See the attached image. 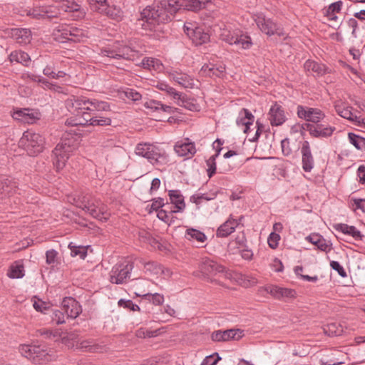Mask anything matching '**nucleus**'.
I'll use <instances>...</instances> for the list:
<instances>
[{
    "label": "nucleus",
    "instance_id": "nucleus-33",
    "mask_svg": "<svg viewBox=\"0 0 365 365\" xmlns=\"http://www.w3.org/2000/svg\"><path fill=\"white\" fill-rule=\"evenodd\" d=\"M225 71V67L223 65L205 64L202 67L200 72L202 75L210 77H220L224 73Z\"/></svg>",
    "mask_w": 365,
    "mask_h": 365
},
{
    "label": "nucleus",
    "instance_id": "nucleus-35",
    "mask_svg": "<svg viewBox=\"0 0 365 365\" xmlns=\"http://www.w3.org/2000/svg\"><path fill=\"white\" fill-rule=\"evenodd\" d=\"M9 59L11 63L16 62L26 66H29L31 61L29 55L20 50L12 51L9 56Z\"/></svg>",
    "mask_w": 365,
    "mask_h": 365
},
{
    "label": "nucleus",
    "instance_id": "nucleus-50",
    "mask_svg": "<svg viewBox=\"0 0 365 365\" xmlns=\"http://www.w3.org/2000/svg\"><path fill=\"white\" fill-rule=\"evenodd\" d=\"M143 299L152 302L154 305L159 306L164 302V296L159 293H148L143 295Z\"/></svg>",
    "mask_w": 365,
    "mask_h": 365
},
{
    "label": "nucleus",
    "instance_id": "nucleus-58",
    "mask_svg": "<svg viewBox=\"0 0 365 365\" xmlns=\"http://www.w3.org/2000/svg\"><path fill=\"white\" fill-rule=\"evenodd\" d=\"M43 6L34 7L29 11V15L36 19H44Z\"/></svg>",
    "mask_w": 365,
    "mask_h": 365
},
{
    "label": "nucleus",
    "instance_id": "nucleus-32",
    "mask_svg": "<svg viewBox=\"0 0 365 365\" xmlns=\"http://www.w3.org/2000/svg\"><path fill=\"white\" fill-rule=\"evenodd\" d=\"M188 37L192 39L196 45L202 44L207 42L210 36L207 33L204 32L203 29L200 27H195L191 32H188Z\"/></svg>",
    "mask_w": 365,
    "mask_h": 365
},
{
    "label": "nucleus",
    "instance_id": "nucleus-22",
    "mask_svg": "<svg viewBox=\"0 0 365 365\" xmlns=\"http://www.w3.org/2000/svg\"><path fill=\"white\" fill-rule=\"evenodd\" d=\"M301 153L302 168L305 172H310L314 168V160L308 141L303 143L301 148Z\"/></svg>",
    "mask_w": 365,
    "mask_h": 365
},
{
    "label": "nucleus",
    "instance_id": "nucleus-10",
    "mask_svg": "<svg viewBox=\"0 0 365 365\" xmlns=\"http://www.w3.org/2000/svg\"><path fill=\"white\" fill-rule=\"evenodd\" d=\"M133 268V264L130 261L116 264L110 272V282L116 284L126 282L127 279L130 277Z\"/></svg>",
    "mask_w": 365,
    "mask_h": 365
},
{
    "label": "nucleus",
    "instance_id": "nucleus-17",
    "mask_svg": "<svg viewBox=\"0 0 365 365\" xmlns=\"http://www.w3.org/2000/svg\"><path fill=\"white\" fill-rule=\"evenodd\" d=\"M199 269L203 275L207 277L224 273L225 271V268L223 266L209 258L202 259L199 264Z\"/></svg>",
    "mask_w": 365,
    "mask_h": 365
},
{
    "label": "nucleus",
    "instance_id": "nucleus-27",
    "mask_svg": "<svg viewBox=\"0 0 365 365\" xmlns=\"http://www.w3.org/2000/svg\"><path fill=\"white\" fill-rule=\"evenodd\" d=\"M333 227L337 232L351 236L355 240H361L364 237L361 232L354 226H351L344 223H338L334 225Z\"/></svg>",
    "mask_w": 365,
    "mask_h": 365
},
{
    "label": "nucleus",
    "instance_id": "nucleus-11",
    "mask_svg": "<svg viewBox=\"0 0 365 365\" xmlns=\"http://www.w3.org/2000/svg\"><path fill=\"white\" fill-rule=\"evenodd\" d=\"M254 20L257 27L268 36L277 34L279 36H285V33L280 26H279L271 19H267L263 14H257L254 16Z\"/></svg>",
    "mask_w": 365,
    "mask_h": 365
},
{
    "label": "nucleus",
    "instance_id": "nucleus-36",
    "mask_svg": "<svg viewBox=\"0 0 365 365\" xmlns=\"http://www.w3.org/2000/svg\"><path fill=\"white\" fill-rule=\"evenodd\" d=\"M304 67L307 71L312 73L313 75L322 76L325 73V66L312 60L306 61Z\"/></svg>",
    "mask_w": 365,
    "mask_h": 365
},
{
    "label": "nucleus",
    "instance_id": "nucleus-21",
    "mask_svg": "<svg viewBox=\"0 0 365 365\" xmlns=\"http://www.w3.org/2000/svg\"><path fill=\"white\" fill-rule=\"evenodd\" d=\"M242 331L240 329H227L215 331L211 334L213 341H226L230 339H238L242 337Z\"/></svg>",
    "mask_w": 365,
    "mask_h": 365
},
{
    "label": "nucleus",
    "instance_id": "nucleus-43",
    "mask_svg": "<svg viewBox=\"0 0 365 365\" xmlns=\"http://www.w3.org/2000/svg\"><path fill=\"white\" fill-rule=\"evenodd\" d=\"M89 112L93 111H107L110 110V105L105 101H98L96 99H90Z\"/></svg>",
    "mask_w": 365,
    "mask_h": 365
},
{
    "label": "nucleus",
    "instance_id": "nucleus-52",
    "mask_svg": "<svg viewBox=\"0 0 365 365\" xmlns=\"http://www.w3.org/2000/svg\"><path fill=\"white\" fill-rule=\"evenodd\" d=\"M71 250V255L73 257L79 256L81 259H85L87 255V250L86 247L82 246H71V243L69 245Z\"/></svg>",
    "mask_w": 365,
    "mask_h": 365
},
{
    "label": "nucleus",
    "instance_id": "nucleus-1",
    "mask_svg": "<svg viewBox=\"0 0 365 365\" xmlns=\"http://www.w3.org/2000/svg\"><path fill=\"white\" fill-rule=\"evenodd\" d=\"M182 0H162L148 6L140 13V25L145 30H153L156 24L171 20L172 16L182 8Z\"/></svg>",
    "mask_w": 365,
    "mask_h": 365
},
{
    "label": "nucleus",
    "instance_id": "nucleus-7",
    "mask_svg": "<svg viewBox=\"0 0 365 365\" xmlns=\"http://www.w3.org/2000/svg\"><path fill=\"white\" fill-rule=\"evenodd\" d=\"M76 206L88 213L91 217L101 221H106L109 214L100 200L83 196V200L76 202Z\"/></svg>",
    "mask_w": 365,
    "mask_h": 365
},
{
    "label": "nucleus",
    "instance_id": "nucleus-39",
    "mask_svg": "<svg viewBox=\"0 0 365 365\" xmlns=\"http://www.w3.org/2000/svg\"><path fill=\"white\" fill-rule=\"evenodd\" d=\"M100 13L104 14L108 17L115 21H120L122 18V11L119 7L115 6L106 5L103 7Z\"/></svg>",
    "mask_w": 365,
    "mask_h": 365
},
{
    "label": "nucleus",
    "instance_id": "nucleus-31",
    "mask_svg": "<svg viewBox=\"0 0 365 365\" xmlns=\"http://www.w3.org/2000/svg\"><path fill=\"white\" fill-rule=\"evenodd\" d=\"M306 240L316 245L321 251L328 252L331 250V244L319 234L310 235L306 237Z\"/></svg>",
    "mask_w": 365,
    "mask_h": 365
},
{
    "label": "nucleus",
    "instance_id": "nucleus-42",
    "mask_svg": "<svg viewBox=\"0 0 365 365\" xmlns=\"http://www.w3.org/2000/svg\"><path fill=\"white\" fill-rule=\"evenodd\" d=\"M88 37V31L82 29L71 26V41L80 42Z\"/></svg>",
    "mask_w": 365,
    "mask_h": 365
},
{
    "label": "nucleus",
    "instance_id": "nucleus-60",
    "mask_svg": "<svg viewBox=\"0 0 365 365\" xmlns=\"http://www.w3.org/2000/svg\"><path fill=\"white\" fill-rule=\"evenodd\" d=\"M124 93L125 97L133 101H137L141 98V94L133 89L128 88Z\"/></svg>",
    "mask_w": 365,
    "mask_h": 365
},
{
    "label": "nucleus",
    "instance_id": "nucleus-26",
    "mask_svg": "<svg viewBox=\"0 0 365 365\" xmlns=\"http://www.w3.org/2000/svg\"><path fill=\"white\" fill-rule=\"evenodd\" d=\"M175 151L181 157H186L187 158L192 157L196 153L195 145L192 142H178L175 147Z\"/></svg>",
    "mask_w": 365,
    "mask_h": 365
},
{
    "label": "nucleus",
    "instance_id": "nucleus-28",
    "mask_svg": "<svg viewBox=\"0 0 365 365\" xmlns=\"http://www.w3.org/2000/svg\"><path fill=\"white\" fill-rule=\"evenodd\" d=\"M169 77L183 88H192L195 86L194 80L187 73L175 71L169 73Z\"/></svg>",
    "mask_w": 365,
    "mask_h": 365
},
{
    "label": "nucleus",
    "instance_id": "nucleus-9",
    "mask_svg": "<svg viewBox=\"0 0 365 365\" xmlns=\"http://www.w3.org/2000/svg\"><path fill=\"white\" fill-rule=\"evenodd\" d=\"M68 110L76 113V117L91 116L89 111L90 99L84 96H72L66 101Z\"/></svg>",
    "mask_w": 365,
    "mask_h": 365
},
{
    "label": "nucleus",
    "instance_id": "nucleus-2",
    "mask_svg": "<svg viewBox=\"0 0 365 365\" xmlns=\"http://www.w3.org/2000/svg\"><path fill=\"white\" fill-rule=\"evenodd\" d=\"M139 53V46L135 41L132 40L128 42H116L101 50L103 56L113 59L134 60Z\"/></svg>",
    "mask_w": 365,
    "mask_h": 365
},
{
    "label": "nucleus",
    "instance_id": "nucleus-59",
    "mask_svg": "<svg viewBox=\"0 0 365 365\" xmlns=\"http://www.w3.org/2000/svg\"><path fill=\"white\" fill-rule=\"evenodd\" d=\"M90 6L93 9L101 12L103 10V7L107 5V0H88Z\"/></svg>",
    "mask_w": 365,
    "mask_h": 365
},
{
    "label": "nucleus",
    "instance_id": "nucleus-56",
    "mask_svg": "<svg viewBox=\"0 0 365 365\" xmlns=\"http://www.w3.org/2000/svg\"><path fill=\"white\" fill-rule=\"evenodd\" d=\"M141 64L144 68L151 69L155 68V66H158V60L153 58H144L141 62Z\"/></svg>",
    "mask_w": 365,
    "mask_h": 365
},
{
    "label": "nucleus",
    "instance_id": "nucleus-34",
    "mask_svg": "<svg viewBox=\"0 0 365 365\" xmlns=\"http://www.w3.org/2000/svg\"><path fill=\"white\" fill-rule=\"evenodd\" d=\"M12 36L20 44H26L31 39V31L28 29H14L12 30Z\"/></svg>",
    "mask_w": 365,
    "mask_h": 365
},
{
    "label": "nucleus",
    "instance_id": "nucleus-51",
    "mask_svg": "<svg viewBox=\"0 0 365 365\" xmlns=\"http://www.w3.org/2000/svg\"><path fill=\"white\" fill-rule=\"evenodd\" d=\"M324 332L328 336H337L340 335L342 332L341 328L339 327L336 324H328L323 328Z\"/></svg>",
    "mask_w": 365,
    "mask_h": 365
},
{
    "label": "nucleus",
    "instance_id": "nucleus-37",
    "mask_svg": "<svg viewBox=\"0 0 365 365\" xmlns=\"http://www.w3.org/2000/svg\"><path fill=\"white\" fill-rule=\"evenodd\" d=\"M343 2L338 1L331 4L325 11V16L330 21H336L338 17L336 14L339 13L341 10Z\"/></svg>",
    "mask_w": 365,
    "mask_h": 365
},
{
    "label": "nucleus",
    "instance_id": "nucleus-12",
    "mask_svg": "<svg viewBox=\"0 0 365 365\" xmlns=\"http://www.w3.org/2000/svg\"><path fill=\"white\" fill-rule=\"evenodd\" d=\"M73 151V147L71 146L66 141H63L57 144L53 150V163L56 170H62L68 159L69 158L71 153Z\"/></svg>",
    "mask_w": 365,
    "mask_h": 365
},
{
    "label": "nucleus",
    "instance_id": "nucleus-48",
    "mask_svg": "<svg viewBox=\"0 0 365 365\" xmlns=\"http://www.w3.org/2000/svg\"><path fill=\"white\" fill-rule=\"evenodd\" d=\"M43 9L44 19H52L58 18L61 14L60 9L55 6H43Z\"/></svg>",
    "mask_w": 365,
    "mask_h": 365
},
{
    "label": "nucleus",
    "instance_id": "nucleus-64",
    "mask_svg": "<svg viewBox=\"0 0 365 365\" xmlns=\"http://www.w3.org/2000/svg\"><path fill=\"white\" fill-rule=\"evenodd\" d=\"M330 267L335 271L337 272L339 275L342 277H346V272L343 268V267L339 264L337 261H331Z\"/></svg>",
    "mask_w": 365,
    "mask_h": 365
},
{
    "label": "nucleus",
    "instance_id": "nucleus-8",
    "mask_svg": "<svg viewBox=\"0 0 365 365\" xmlns=\"http://www.w3.org/2000/svg\"><path fill=\"white\" fill-rule=\"evenodd\" d=\"M78 334L76 331H72L63 335L61 338V341L65 345L74 346L76 343L78 349L89 352H103L104 347L101 345L93 343L92 341H82L80 343L77 341Z\"/></svg>",
    "mask_w": 365,
    "mask_h": 365
},
{
    "label": "nucleus",
    "instance_id": "nucleus-3",
    "mask_svg": "<svg viewBox=\"0 0 365 365\" xmlns=\"http://www.w3.org/2000/svg\"><path fill=\"white\" fill-rule=\"evenodd\" d=\"M44 138L30 130L25 131L19 141V147L30 156H36L41 153L44 149Z\"/></svg>",
    "mask_w": 365,
    "mask_h": 365
},
{
    "label": "nucleus",
    "instance_id": "nucleus-49",
    "mask_svg": "<svg viewBox=\"0 0 365 365\" xmlns=\"http://www.w3.org/2000/svg\"><path fill=\"white\" fill-rule=\"evenodd\" d=\"M58 255V252L53 249L47 250L46 252V264L50 265L51 267H56L59 263Z\"/></svg>",
    "mask_w": 365,
    "mask_h": 365
},
{
    "label": "nucleus",
    "instance_id": "nucleus-15",
    "mask_svg": "<svg viewBox=\"0 0 365 365\" xmlns=\"http://www.w3.org/2000/svg\"><path fill=\"white\" fill-rule=\"evenodd\" d=\"M297 116L312 124L321 123L326 117L325 113L319 108L298 106L297 108Z\"/></svg>",
    "mask_w": 365,
    "mask_h": 365
},
{
    "label": "nucleus",
    "instance_id": "nucleus-29",
    "mask_svg": "<svg viewBox=\"0 0 365 365\" xmlns=\"http://www.w3.org/2000/svg\"><path fill=\"white\" fill-rule=\"evenodd\" d=\"M238 225L237 220L230 216L226 222L218 227L216 235L218 237H227L235 231Z\"/></svg>",
    "mask_w": 365,
    "mask_h": 365
},
{
    "label": "nucleus",
    "instance_id": "nucleus-13",
    "mask_svg": "<svg viewBox=\"0 0 365 365\" xmlns=\"http://www.w3.org/2000/svg\"><path fill=\"white\" fill-rule=\"evenodd\" d=\"M335 110L341 117L349 120L355 125H359L365 123V119L358 115L359 111L353 112V108L347 103L339 101L334 104Z\"/></svg>",
    "mask_w": 365,
    "mask_h": 365
},
{
    "label": "nucleus",
    "instance_id": "nucleus-25",
    "mask_svg": "<svg viewBox=\"0 0 365 365\" xmlns=\"http://www.w3.org/2000/svg\"><path fill=\"white\" fill-rule=\"evenodd\" d=\"M16 189L15 182L4 176H0V199L11 196L16 192Z\"/></svg>",
    "mask_w": 365,
    "mask_h": 365
},
{
    "label": "nucleus",
    "instance_id": "nucleus-24",
    "mask_svg": "<svg viewBox=\"0 0 365 365\" xmlns=\"http://www.w3.org/2000/svg\"><path fill=\"white\" fill-rule=\"evenodd\" d=\"M168 195L170 202L175 205V210H170V213L182 212L185 208L184 197L178 190H169Z\"/></svg>",
    "mask_w": 365,
    "mask_h": 365
},
{
    "label": "nucleus",
    "instance_id": "nucleus-63",
    "mask_svg": "<svg viewBox=\"0 0 365 365\" xmlns=\"http://www.w3.org/2000/svg\"><path fill=\"white\" fill-rule=\"evenodd\" d=\"M279 240L280 236L279 234L272 232L268 237L267 242L269 247L272 249H274L278 246Z\"/></svg>",
    "mask_w": 365,
    "mask_h": 365
},
{
    "label": "nucleus",
    "instance_id": "nucleus-30",
    "mask_svg": "<svg viewBox=\"0 0 365 365\" xmlns=\"http://www.w3.org/2000/svg\"><path fill=\"white\" fill-rule=\"evenodd\" d=\"M71 26L61 24L53 29V35L54 38L61 43L71 41Z\"/></svg>",
    "mask_w": 365,
    "mask_h": 365
},
{
    "label": "nucleus",
    "instance_id": "nucleus-18",
    "mask_svg": "<svg viewBox=\"0 0 365 365\" xmlns=\"http://www.w3.org/2000/svg\"><path fill=\"white\" fill-rule=\"evenodd\" d=\"M53 1L61 3V8L65 12L73 13L71 17L74 20L81 19L86 15L84 10L73 0H53Z\"/></svg>",
    "mask_w": 365,
    "mask_h": 365
},
{
    "label": "nucleus",
    "instance_id": "nucleus-6",
    "mask_svg": "<svg viewBox=\"0 0 365 365\" xmlns=\"http://www.w3.org/2000/svg\"><path fill=\"white\" fill-rule=\"evenodd\" d=\"M135 153L148 159L153 165H162L167 163V156L165 153H162L158 147L150 143H138L135 147Z\"/></svg>",
    "mask_w": 365,
    "mask_h": 365
},
{
    "label": "nucleus",
    "instance_id": "nucleus-47",
    "mask_svg": "<svg viewBox=\"0 0 365 365\" xmlns=\"http://www.w3.org/2000/svg\"><path fill=\"white\" fill-rule=\"evenodd\" d=\"M14 118L15 119L28 123H32L34 122V118L33 114L29 113V110L28 109L18 110L14 113Z\"/></svg>",
    "mask_w": 365,
    "mask_h": 365
},
{
    "label": "nucleus",
    "instance_id": "nucleus-16",
    "mask_svg": "<svg viewBox=\"0 0 365 365\" xmlns=\"http://www.w3.org/2000/svg\"><path fill=\"white\" fill-rule=\"evenodd\" d=\"M302 128L309 131L311 136L317 138H329L336 130L334 126L319 123L314 124L304 123L302 125Z\"/></svg>",
    "mask_w": 365,
    "mask_h": 365
},
{
    "label": "nucleus",
    "instance_id": "nucleus-5",
    "mask_svg": "<svg viewBox=\"0 0 365 365\" xmlns=\"http://www.w3.org/2000/svg\"><path fill=\"white\" fill-rule=\"evenodd\" d=\"M19 351L22 356L36 364L46 363L53 358V351L44 346L21 345Z\"/></svg>",
    "mask_w": 365,
    "mask_h": 365
},
{
    "label": "nucleus",
    "instance_id": "nucleus-40",
    "mask_svg": "<svg viewBox=\"0 0 365 365\" xmlns=\"http://www.w3.org/2000/svg\"><path fill=\"white\" fill-rule=\"evenodd\" d=\"M182 8L192 11H197L205 8L206 5L201 0H182Z\"/></svg>",
    "mask_w": 365,
    "mask_h": 365
},
{
    "label": "nucleus",
    "instance_id": "nucleus-23",
    "mask_svg": "<svg viewBox=\"0 0 365 365\" xmlns=\"http://www.w3.org/2000/svg\"><path fill=\"white\" fill-rule=\"evenodd\" d=\"M255 117L252 113L247 108H242L236 120L237 125L243 128V132L248 133L250 125H253Z\"/></svg>",
    "mask_w": 365,
    "mask_h": 365
},
{
    "label": "nucleus",
    "instance_id": "nucleus-46",
    "mask_svg": "<svg viewBox=\"0 0 365 365\" xmlns=\"http://www.w3.org/2000/svg\"><path fill=\"white\" fill-rule=\"evenodd\" d=\"M7 275L10 278L13 279L22 278L24 276V268L23 264L16 263L11 265Z\"/></svg>",
    "mask_w": 365,
    "mask_h": 365
},
{
    "label": "nucleus",
    "instance_id": "nucleus-55",
    "mask_svg": "<svg viewBox=\"0 0 365 365\" xmlns=\"http://www.w3.org/2000/svg\"><path fill=\"white\" fill-rule=\"evenodd\" d=\"M220 359L221 357L219 356L218 353L215 352L206 356L200 365H216Z\"/></svg>",
    "mask_w": 365,
    "mask_h": 365
},
{
    "label": "nucleus",
    "instance_id": "nucleus-41",
    "mask_svg": "<svg viewBox=\"0 0 365 365\" xmlns=\"http://www.w3.org/2000/svg\"><path fill=\"white\" fill-rule=\"evenodd\" d=\"M185 236L188 240H196L200 243H203L207 240L206 235L202 232L193 228L187 229Z\"/></svg>",
    "mask_w": 365,
    "mask_h": 365
},
{
    "label": "nucleus",
    "instance_id": "nucleus-61",
    "mask_svg": "<svg viewBox=\"0 0 365 365\" xmlns=\"http://www.w3.org/2000/svg\"><path fill=\"white\" fill-rule=\"evenodd\" d=\"M162 103L155 100H150L145 103V107L153 111H160Z\"/></svg>",
    "mask_w": 365,
    "mask_h": 365
},
{
    "label": "nucleus",
    "instance_id": "nucleus-54",
    "mask_svg": "<svg viewBox=\"0 0 365 365\" xmlns=\"http://www.w3.org/2000/svg\"><path fill=\"white\" fill-rule=\"evenodd\" d=\"M215 197L216 194L214 193L210 195H208L207 194L194 195L190 197V201L193 203H195L196 205H198L201 200L209 201L215 199Z\"/></svg>",
    "mask_w": 365,
    "mask_h": 365
},
{
    "label": "nucleus",
    "instance_id": "nucleus-38",
    "mask_svg": "<svg viewBox=\"0 0 365 365\" xmlns=\"http://www.w3.org/2000/svg\"><path fill=\"white\" fill-rule=\"evenodd\" d=\"M176 103L178 106L184 107L185 108L191 111H196L199 109V106L197 103H196L194 99L187 98L185 93L182 94L180 98H179Z\"/></svg>",
    "mask_w": 365,
    "mask_h": 365
},
{
    "label": "nucleus",
    "instance_id": "nucleus-20",
    "mask_svg": "<svg viewBox=\"0 0 365 365\" xmlns=\"http://www.w3.org/2000/svg\"><path fill=\"white\" fill-rule=\"evenodd\" d=\"M268 115L269 120L272 126L281 125L287 120L284 109L277 103L271 106Z\"/></svg>",
    "mask_w": 365,
    "mask_h": 365
},
{
    "label": "nucleus",
    "instance_id": "nucleus-53",
    "mask_svg": "<svg viewBox=\"0 0 365 365\" xmlns=\"http://www.w3.org/2000/svg\"><path fill=\"white\" fill-rule=\"evenodd\" d=\"M350 205L354 210H361L365 213V199L351 197Z\"/></svg>",
    "mask_w": 365,
    "mask_h": 365
},
{
    "label": "nucleus",
    "instance_id": "nucleus-4",
    "mask_svg": "<svg viewBox=\"0 0 365 365\" xmlns=\"http://www.w3.org/2000/svg\"><path fill=\"white\" fill-rule=\"evenodd\" d=\"M220 38L230 45L239 46L243 49H248L252 45L251 38L238 29H233L231 25H224L220 28Z\"/></svg>",
    "mask_w": 365,
    "mask_h": 365
},
{
    "label": "nucleus",
    "instance_id": "nucleus-57",
    "mask_svg": "<svg viewBox=\"0 0 365 365\" xmlns=\"http://www.w3.org/2000/svg\"><path fill=\"white\" fill-rule=\"evenodd\" d=\"M63 312V310H53L51 317L52 321L56 322L57 324L65 323V314Z\"/></svg>",
    "mask_w": 365,
    "mask_h": 365
},
{
    "label": "nucleus",
    "instance_id": "nucleus-62",
    "mask_svg": "<svg viewBox=\"0 0 365 365\" xmlns=\"http://www.w3.org/2000/svg\"><path fill=\"white\" fill-rule=\"evenodd\" d=\"M118 305L133 311L140 310V307L137 304H135L131 300H124L121 299L118 301Z\"/></svg>",
    "mask_w": 365,
    "mask_h": 365
},
{
    "label": "nucleus",
    "instance_id": "nucleus-19",
    "mask_svg": "<svg viewBox=\"0 0 365 365\" xmlns=\"http://www.w3.org/2000/svg\"><path fill=\"white\" fill-rule=\"evenodd\" d=\"M61 305V309L66 313L67 317L71 319H76L82 312L81 305L73 297H65Z\"/></svg>",
    "mask_w": 365,
    "mask_h": 365
},
{
    "label": "nucleus",
    "instance_id": "nucleus-14",
    "mask_svg": "<svg viewBox=\"0 0 365 365\" xmlns=\"http://www.w3.org/2000/svg\"><path fill=\"white\" fill-rule=\"evenodd\" d=\"M111 119L106 117L92 116L88 117H78L71 118L66 120V125L76 126V125H93V126H106L111 124Z\"/></svg>",
    "mask_w": 365,
    "mask_h": 365
},
{
    "label": "nucleus",
    "instance_id": "nucleus-44",
    "mask_svg": "<svg viewBox=\"0 0 365 365\" xmlns=\"http://www.w3.org/2000/svg\"><path fill=\"white\" fill-rule=\"evenodd\" d=\"M349 140L357 150L365 151V138L355 133L348 134Z\"/></svg>",
    "mask_w": 365,
    "mask_h": 365
},
{
    "label": "nucleus",
    "instance_id": "nucleus-45",
    "mask_svg": "<svg viewBox=\"0 0 365 365\" xmlns=\"http://www.w3.org/2000/svg\"><path fill=\"white\" fill-rule=\"evenodd\" d=\"M220 151L221 148H219L217 150V153L206 160V165L207 166V173L209 178H211L216 173V158L219 156Z\"/></svg>",
    "mask_w": 365,
    "mask_h": 365
}]
</instances>
